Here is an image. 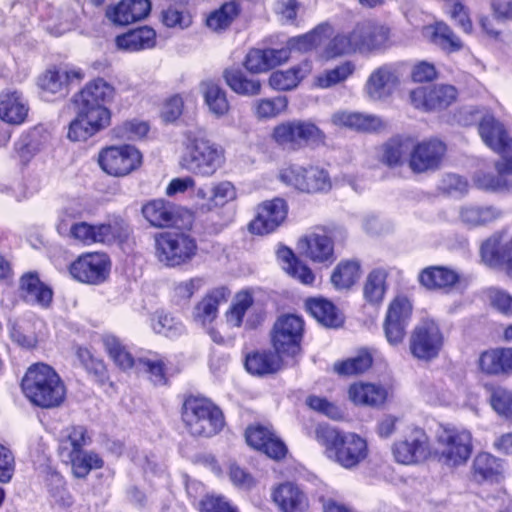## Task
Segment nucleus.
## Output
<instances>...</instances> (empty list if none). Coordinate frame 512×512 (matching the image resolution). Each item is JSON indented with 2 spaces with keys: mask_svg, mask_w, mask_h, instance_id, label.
<instances>
[{
  "mask_svg": "<svg viewBox=\"0 0 512 512\" xmlns=\"http://www.w3.org/2000/svg\"><path fill=\"white\" fill-rule=\"evenodd\" d=\"M478 371L485 376L512 375V347H496L482 351L477 359Z\"/></svg>",
  "mask_w": 512,
  "mask_h": 512,
  "instance_id": "obj_20",
  "label": "nucleus"
},
{
  "mask_svg": "<svg viewBox=\"0 0 512 512\" xmlns=\"http://www.w3.org/2000/svg\"><path fill=\"white\" fill-rule=\"evenodd\" d=\"M288 99L286 96L257 99L252 104V113L260 121L278 117L287 110Z\"/></svg>",
  "mask_w": 512,
  "mask_h": 512,
  "instance_id": "obj_49",
  "label": "nucleus"
},
{
  "mask_svg": "<svg viewBox=\"0 0 512 512\" xmlns=\"http://www.w3.org/2000/svg\"><path fill=\"white\" fill-rule=\"evenodd\" d=\"M246 441L249 446L264 452L272 459L279 460L287 453L285 444L264 426L249 427L246 430Z\"/></svg>",
  "mask_w": 512,
  "mask_h": 512,
  "instance_id": "obj_23",
  "label": "nucleus"
},
{
  "mask_svg": "<svg viewBox=\"0 0 512 512\" xmlns=\"http://www.w3.org/2000/svg\"><path fill=\"white\" fill-rule=\"evenodd\" d=\"M129 228L123 220L92 225L87 222H77L70 227L69 236L85 245L95 243L112 244L128 237Z\"/></svg>",
  "mask_w": 512,
  "mask_h": 512,
  "instance_id": "obj_9",
  "label": "nucleus"
},
{
  "mask_svg": "<svg viewBox=\"0 0 512 512\" xmlns=\"http://www.w3.org/2000/svg\"><path fill=\"white\" fill-rule=\"evenodd\" d=\"M387 276L388 273L383 268H376L368 274L363 286V295L368 303L378 305L383 301L387 290Z\"/></svg>",
  "mask_w": 512,
  "mask_h": 512,
  "instance_id": "obj_46",
  "label": "nucleus"
},
{
  "mask_svg": "<svg viewBox=\"0 0 512 512\" xmlns=\"http://www.w3.org/2000/svg\"><path fill=\"white\" fill-rule=\"evenodd\" d=\"M38 86L44 95H65L67 89L62 76V69H47L38 79Z\"/></svg>",
  "mask_w": 512,
  "mask_h": 512,
  "instance_id": "obj_56",
  "label": "nucleus"
},
{
  "mask_svg": "<svg viewBox=\"0 0 512 512\" xmlns=\"http://www.w3.org/2000/svg\"><path fill=\"white\" fill-rule=\"evenodd\" d=\"M20 289L26 301L48 306L52 301V291L45 286L33 272L24 274L20 279Z\"/></svg>",
  "mask_w": 512,
  "mask_h": 512,
  "instance_id": "obj_37",
  "label": "nucleus"
},
{
  "mask_svg": "<svg viewBox=\"0 0 512 512\" xmlns=\"http://www.w3.org/2000/svg\"><path fill=\"white\" fill-rule=\"evenodd\" d=\"M315 437L325 446L328 457L344 468L357 466L368 455L366 440L355 433H343L328 425H319Z\"/></svg>",
  "mask_w": 512,
  "mask_h": 512,
  "instance_id": "obj_2",
  "label": "nucleus"
},
{
  "mask_svg": "<svg viewBox=\"0 0 512 512\" xmlns=\"http://www.w3.org/2000/svg\"><path fill=\"white\" fill-rule=\"evenodd\" d=\"M311 72L312 62L306 59L287 70L273 72L269 77V85L279 91L292 90Z\"/></svg>",
  "mask_w": 512,
  "mask_h": 512,
  "instance_id": "obj_33",
  "label": "nucleus"
},
{
  "mask_svg": "<svg viewBox=\"0 0 512 512\" xmlns=\"http://www.w3.org/2000/svg\"><path fill=\"white\" fill-rule=\"evenodd\" d=\"M457 94L456 88L452 85L418 87L410 92V101L418 109L440 110L455 102Z\"/></svg>",
  "mask_w": 512,
  "mask_h": 512,
  "instance_id": "obj_17",
  "label": "nucleus"
},
{
  "mask_svg": "<svg viewBox=\"0 0 512 512\" xmlns=\"http://www.w3.org/2000/svg\"><path fill=\"white\" fill-rule=\"evenodd\" d=\"M437 441L440 458L447 466L465 464L472 453V435L468 430L445 427L439 432Z\"/></svg>",
  "mask_w": 512,
  "mask_h": 512,
  "instance_id": "obj_10",
  "label": "nucleus"
},
{
  "mask_svg": "<svg viewBox=\"0 0 512 512\" xmlns=\"http://www.w3.org/2000/svg\"><path fill=\"white\" fill-rule=\"evenodd\" d=\"M230 290L225 286L210 290L194 307L193 319L196 323L207 326L218 315V307L226 303L230 297Z\"/></svg>",
  "mask_w": 512,
  "mask_h": 512,
  "instance_id": "obj_26",
  "label": "nucleus"
},
{
  "mask_svg": "<svg viewBox=\"0 0 512 512\" xmlns=\"http://www.w3.org/2000/svg\"><path fill=\"white\" fill-rule=\"evenodd\" d=\"M271 138L284 149L296 151L306 145L323 142L325 135L312 122L291 120L276 125L272 130Z\"/></svg>",
  "mask_w": 512,
  "mask_h": 512,
  "instance_id": "obj_6",
  "label": "nucleus"
},
{
  "mask_svg": "<svg viewBox=\"0 0 512 512\" xmlns=\"http://www.w3.org/2000/svg\"><path fill=\"white\" fill-rule=\"evenodd\" d=\"M224 162L225 152L221 146L198 133L188 131L185 134L184 151L180 160L183 169L194 175L210 177Z\"/></svg>",
  "mask_w": 512,
  "mask_h": 512,
  "instance_id": "obj_3",
  "label": "nucleus"
},
{
  "mask_svg": "<svg viewBox=\"0 0 512 512\" xmlns=\"http://www.w3.org/2000/svg\"><path fill=\"white\" fill-rule=\"evenodd\" d=\"M373 356L367 349H361L354 357L334 364L337 374L343 376H355L362 374L371 368Z\"/></svg>",
  "mask_w": 512,
  "mask_h": 512,
  "instance_id": "obj_50",
  "label": "nucleus"
},
{
  "mask_svg": "<svg viewBox=\"0 0 512 512\" xmlns=\"http://www.w3.org/2000/svg\"><path fill=\"white\" fill-rule=\"evenodd\" d=\"M357 51L368 52L382 48L389 39V29L383 25L366 21L358 24L354 30Z\"/></svg>",
  "mask_w": 512,
  "mask_h": 512,
  "instance_id": "obj_25",
  "label": "nucleus"
},
{
  "mask_svg": "<svg viewBox=\"0 0 512 512\" xmlns=\"http://www.w3.org/2000/svg\"><path fill=\"white\" fill-rule=\"evenodd\" d=\"M98 163L106 174L125 177L141 167L143 156L133 145H113L99 152Z\"/></svg>",
  "mask_w": 512,
  "mask_h": 512,
  "instance_id": "obj_8",
  "label": "nucleus"
},
{
  "mask_svg": "<svg viewBox=\"0 0 512 512\" xmlns=\"http://www.w3.org/2000/svg\"><path fill=\"white\" fill-rule=\"evenodd\" d=\"M331 34V26L323 23L305 34L289 38L286 45L290 56L293 53L305 54L317 49L330 38Z\"/></svg>",
  "mask_w": 512,
  "mask_h": 512,
  "instance_id": "obj_32",
  "label": "nucleus"
},
{
  "mask_svg": "<svg viewBox=\"0 0 512 512\" xmlns=\"http://www.w3.org/2000/svg\"><path fill=\"white\" fill-rule=\"evenodd\" d=\"M76 108L77 116L69 126V139L85 141L110 125L111 112L106 106Z\"/></svg>",
  "mask_w": 512,
  "mask_h": 512,
  "instance_id": "obj_11",
  "label": "nucleus"
},
{
  "mask_svg": "<svg viewBox=\"0 0 512 512\" xmlns=\"http://www.w3.org/2000/svg\"><path fill=\"white\" fill-rule=\"evenodd\" d=\"M503 215L502 211L493 206L468 205L460 209L459 217L462 223L475 227L491 223Z\"/></svg>",
  "mask_w": 512,
  "mask_h": 512,
  "instance_id": "obj_43",
  "label": "nucleus"
},
{
  "mask_svg": "<svg viewBox=\"0 0 512 512\" xmlns=\"http://www.w3.org/2000/svg\"><path fill=\"white\" fill-rule=\"evenodd\" d=\"M446 153V146L438 140L416 142L408 159V166L414 173H424L437 169Z\"/></svg>",
  "mask_w": 512,
  "mask_h": 512,
  "instance_id": "obj_18",
  "label": "nucleus"
},
{
  "mask_svg": "<svg viewBox=\"0 0 512 512\" xmlns=\"http://www.w3.org/2000/svg\"><path fill=\"white\" fill-rule=\"evenodd\" d=\"M28 112V101L21 92L6 90L0 93V120L10 125H20L26 120Z\"/></svg>",
  "mask_w": 512,
  "mask_h": 512,
  "instance_id": "obj_27",
  "label": "nucleus"
},
{
  "mask_svg": "<svg viewBox=\"0 0 512 512\" xmlns=\"http://www.w3.org/2000/svg\"><path fill=\"white\" fill-rule=\"evenodd\" d=\"M23 392L36 406L54 408L66 397V387L55 370L46 364L31 366L22 381Z\"/></svg>",
  "mask_w": 512,
  "mask_h": 512,
  "instance_id": "obj_1",
  "label": "nucleus"
},
{
  "mask_svg": "<svg viewBox=\"0 0 512 512\" xmlns=\"http://www.w3.org/2000/svg\"><path fill=\"white\" fill-rule=\"evenodd\" d=\"M479 133L484 143L491 149L492 145L489 141L498 142L499 144H502V142H512L503 125L491 115L483 117L479 124Z\"/></svg>",
  "mask_w": 512,
  "mask_h": 512,
  "instance_id": "obj_53",
  "label": "nucleus"
},
{
  "mask_svg": "<svg viewBox=\"0 0 512 512\" xmlns=\"http://www.w3.org/2000/svg\"><path fill=\"white\" fill-rule=\"evenodd\" d=\"M90 442L86 429L82 426L72 427L68 430L66 439L60 444V453L67 457L68 452L83 451V447Z\"/></svg>",
  "mask_w": 512,
  "mask_h": 512,
  "instance_id": "obj_60",
  "label": "nucleus"
},
{
  "mask_svg": "<svg viewBox=\"0 0 512 512\" xmlns=\"http://www.w3.org/2000/svg\"><path fill=\"white\" fill-rule=\"evenodd\" d=\"M392 452L395 460L401 464L423 462L431 452L429 438L424 430L414 428L403 439L394 443Z\"/></svg>",
  "mask_w": 512,
  "mask_h": 512,
  "instance_id": "obj_15",
  "label": "nucleus"
},
{
  "mask_svg": "<svg viewBox=\"0 0 512 512\" xmlns=\"http://www.w3.org/2000/svg\"><path fill=\"white\" fill-rule=\"evenodd\" d=\"M111 262L105 253H87L70 265V273L76 280L87 284L104 282L110 273Z\"/></svg>",
  "mask_w": 512,
  "mask_h": 512,
  "instance_id": "obj_14",
  "label": "nucleus"
},
{
  "mask_svg": "<svg viewBox=\"0 0 512 512\" xmlns=\"http://www.w3.org/2000/svg\"><path fill=\"white\" fill-rule=\"evenodd\" d=\"M247 371L253 375L272 374L283 367L282 355L273 352H255L247 355L245 360Z\"/></svg>",
  "mask_w": 512,
  "mask_h": 512,
  "instance_id": "obj_40",
  "label": "nucleus"
},
{
  "mask_svg": "<svg viewBox=\"0 0 512 512\" xmlns=\"http://www.w3.org/2000/svg\"><path fill=\"white\" fill-rule=\"evenodd\" d=\"M272 499L281 512H305L308 506L304 492L291 482L275 487L272 491Z\"/></svg>",
  "mask_w": 512,
  "mask_h": 512,
  "instance_id": "obj_30",
  "label": "nucleus"
},
{
  "mask_svg": "<svg viewBox=\"0 0 512 512\" xmlns=\"http://www.w3.org/2000/svg\"><path fill=\"white\" fill-rule=\"evenodd\" d=\"M307 258L315 263L331 264L335 260L332 236L326 230L314 231L300 240Z\"/></svg>",
  "mask_w": 512,
  "mask_h": 512,
  "instance_id": "obj_22",
  "label": "nucleus"
},
{
  "mask_svg": "<svg viewBox=\"0 0 512 512\" xmlns=\"http://www.w3.org/2000/svg\"><path fill=\"white\" fill-rule=\"evenodd\" d=\"M387 397V389L377 383L359 381L348 388V399L357 406L380 407Z\"/></svg>",
  "mask_w": 512,
  "mask_h": 512,
  "instance_id": "obj_29",
  "label": "nucleus"
},
{
  "mask_svg": "<svg viewBox=\"0 0 512 512\" xmlns=\"http://www.w3.org/2000/svg\"><path fill=\"white\" fill-rule=\"evenodd\" d=\"M412 147V137H393L382 146L381 162L390 168L402 166L408 163Z\"/></svg>",
  "mask_w": 512,
  "mask_h": 512,
  "instance_id": "obj_35",
  "label": "nucleus"
},
{
  "mask_svg": "<svg viewBox=\"0 0 512 512\" xmlns=\"http://www.w3.org/2000/svg\"><path fill=\"white\" fill-rule=\"evenodd\" d=\"M443 334L433 320L419 323L410 337V351L421 360H431L438 356L443 346Z\"/></svg>",
  "mask_w": 512,
  "mask_h": 512,
  "instance_id": "obj_13",
  "label": "nucleus"
},
{
  "mask_svg": "<svg viewBox=\"0 0 512 512\" xmlns=\"http://www.w3.org/2000/svg\"><path fill=\"white\" fill-rule=\"evenodd\" d=\"M506 176V174L498 172L497 175L485 172H478L474 177V182L478 188L486 191H510L512 190V184L508 181Z\"/></svg>",
  "mask_w": 512,
  "mask_h": 512,
  "instance_id": "obj_58",
  "label": "nucleus"
},
{
  "mask_svg": "<svg viewBox=\"0 0 512 512\" xmlns=\"http://www.w3.org/2000/svg\"><path fill=\"white\" fill-rule=\"evenodd\" d=\"M212 200L208 205L204 206L206 209H216L224 207L227 203L234 201L237 197L235 186L229 181H221L213 185Z\"/></svg>",
  "mask_w": 512,
  "mask_h": 512,
  "instance_id": "obj_61",
  "label": "nucleus"
},
{
  "mask_svg": "<svg viewBox=\"0 0 512 512\" xmlns=\"http://www.w3.org/2000/svg\"><path fill=\"white\" fill-rule=\"evenodd\" d=\"M279 180L302 193H318L331 188L328 172L314 165L291 164L279 171Z\"/></svg>",
  "mask_w": 512,
  "mask_h": 512,
  "instance_id": "obj_7",
  "label": "nucleus"
},
{
  "mask_svg": "<svg viewBox=\"0 0 512 512\" xmlns=\"http://www.w3.org/2000/svg\"><path fill=\"white\" fill-rule=\"evenodd\" d=\"M419 281L429 290H447L459 281V275L444 266H431L421 271Z\"/></svg>",
  "mask_w": 512,
  "mask_h": 512,
  "instance_id": "obj_36",
  "label": "nucleus"
},
{
  "mask_svg": "<svg viewBox=\"0 0 512 512\" xmlns=\"http://www.w3.org/2000/svg\"><path fill=\"white\" fill-rule=\"evenodd\" d=\"M151 10L149 0H121L107 6L106 18L117 26H126L146 18Z\"/></svg>",
  "mask_w": 512,
  "mask_h": 512,
  "instance_id": "obj_21",
  "label": "nucleus"
},
{
  "mask_svg": "<svg viewBox=\"0 0 512 512\" xmlns=\"http://www.w3.org/2000/svg\"><path fill=\"white\" fill-rule=\"evenodd\" d=\"M204 102L208 110L217 118L226 116L230 111V103L226 91L217 83L204 81L200 85Z\"/></svg>",
  "mask_w": 512,
  "mask_h": 512,
  "instance_id": "obj_39",
  "label": "nucleus"
},
{
  "mask_svg": "<svg viewBox=\"0 0 512 512\" xmlns=\"http://www.w3.org/2000/svg\"><path fill=\"white\" fill-rule=\"evenodd\" d=\"M102 342L105 350L117 366L123 370L134 366L133 357L116 336L110 334L104 335Z\"/></svg>",
  "mask_w": 512,
  "mask_h": 512,
  "instance_id": "obj_54",
  "label": "nucleus"
},
{
  "mask_svg": "<svg viewBox=\"0 0 512 512\" xmlns=\"http://www.w3.org/2000/svg\"><path fill=\"white\" fill-rule=\"evenodd\" d=\"M489 305L502 315L512 317V295L507 291L491 287L486 290Z\"/></svg>",
  "mask_w": 512,
  "mask_h": 512,
  "instance_id": "obj_62",
  "label": "nucleus"
},
{
  "mask_svg": "<svg viewBox=\"0 0 512 512\" xmlns=\"http://www.w3.org/2000/svg\"><path fill=\"white\" fill-rule=\"evenodd\" d=\"M288 206L284 199L274 198L258 205L256 216L249 223V231L255 235L274 232L287 218Z\"/></svg>",
  "mask_w": 512,
  "mask_h": 512,
  "instance_id": "obj_16",
  "label": "nucleus"
},
{
  "mask_svg": "<svg viewBox=\"0 0 512 512\" xmlns=\"http://www.w3.org/2000/svg\"><path fill=\"white\" fill-rule=\"evenodd\" d=\"M304 330L303 320L296 315H283L277 319L272 330V344L281 355L295 356L300 351Z\"/></svg>",
  "mask_w": 512,
  "mask_h": 512,
  "instance_id": "obj_12",
  "label": "nucleus"
},
{
  "mask_svg": "<svg viewBox=\"0 0 512 512\" xmlns=\"http://www.w3.org/2000/svg\"><path fill=\"white\" fill-rule=\"evenodd\" d=\"M161 21L168 28L184 30L192 25L191 14L176 7H169L162 11Z\"/></svg>",
  "mask_w": 512,
  "mask_h": 512,
  "instance_id": "obj_63",
  "label": "nucleus"
},
{
  "mask_svg": "<svg viewBox=\"0 0 512 512\" xmlns=\"http://www.w3.org/2000/svg\"><path fill=\"white\" fill-rule=\"evenodd\" d=\"M489 401L495 412L505 417H512V391L503 386L487 385Z\"/></svg>",
  "mask_w": 512,
  "mask_h": 512,
  "instance_id": "obj_57",
  "label": "nucleus"
},
{
  "mask_svg": "<svg viewBox=\"0 0 512 512\" xmlns=\"http://www.w3.org/2000/svg\"><path fill=\"white\" fill-rule=\"evenodd\" d=\"M305 306L309 313L325 327L337 328L343 323V318L333 303L324 298L308 299Z\"/></svg>",
  "mask_w": 512,
  "mask_h": 512,
  "instance_id": "obj_38",
  "label": "nucleus"
},
{
  "mask_svg": "<svg viewBox=\"0 0 512 512\" xmlns=\"http://www.w3.org/2000/svg\"><path fill=\"white\" fill-rule=\"evenodd\" d=\"M255 309L254 299L250 292H238L229 309L225 313L226 322L231 327H241L245 316H249Z\"/></svg>",
  "mask_w": 512,
  "mask_h": 512,
  "instance_id": "obj_42",
  "label": "nucleus"
},
{
  "mask_svg": "<svg viewBox=\"0 0 512 512\" xmlns=\"http://www.w3.org/2000/svg\"><path fill=\"white\" fill-rule=\"evenodd\" d=\"M155 257L168 268L188 265L197 255L198 245L190 234L167 231L155 235Z\"/></svg>",
  "mask_w": 512,
  "mask_h": 512,
  "instance_id": "obj_4",
  "label": "nucleus"
},
{
  "mask_svg": "<svg viewBox=\"0 0 512 512\" xmlns=\"http://www.w3.org/2000/svg\"><path fill=\"white\" fill-rule=\"evenodd\" d=\"M279 257L283 260V269L292 277L299 280L302 284L312 285L315 281L313 271L304 263L295 258L289 249L279 252Z\"/></svg>",
  "mask_w": 512,
  "mask_h": 512,
  "instance_id": "obj_52",
  "label": "nucleus"
},
{
  "mask_svg": "<svg viewBox=\"0 0 512 512\" xmlns=\"http://www.w3.org/2000/svg\"><path fill=\"white\" fill-rule=\"evenodd\" d=\"M182 418L193 436L211 437L224 426L221 410L205 398H187L183 404Z\"/></svg>",
  "mask_w": 512,
  "mask_h": 512,
  "instance_id": "obj_5",
  "label": "nucleus"
},
{
  "mask_svg": "<svg viewBox=\"0 0 512 512\" xmlns=\"http://www.w3.org/2000/svg\"><path fill=\"white\" fill-rule=\"evenodd\" d=\"M430 32L431 41L447 52H457L463 48V42L454 31L444 22H437L426 28Z\"/></svg>",
  "mask_w": 512,
  "mask_h": 512,
  "instance_id": "obj_47",
  "label": "nucleus"
},
{
  "mask_svg": "<svg viewBox=\"0 0 512 512\" xmlns=\"http://www.w3.org/2000/svg\"><path fill=\"white\" fill-rule=\"evenodd\" d=\"M353 31L349 35H337L327 45L322 53L326 59L335 58L344 54L356 52Z\"/></svg>",
  "mask_w": 512,
  "mask_h": 512,
  "instance_id": "obj_59",
  "label": "nucleus"
},
{
  "mask_svg": "<svg viewBox=\"0 0 512 512\" xmlns=\"http://www.w3.org/2000/svg\"><path fill=\"white\" fill-rule=\"evenodd\" d=\"M114 87L103 78H96L88 82L75 96L76 107L106 106L113 100Z\"/></svg>",
  "mask_w": 512,
  "mask_h": 512,
  "instance_id": "obj_24",
  "label": "nucleus"
},
{
  "mask_svg": "<svg viewBox=\"0 0 512 512\" xmlns=\"http://www.w3.org/2000/svg\"><path fill=\"white\" fill-rule=\"evenodd\" d=\"M115 44L119 50L125 52L151 49L156 45V32L148 26L140 27L117 36Z\"/></svg>",
  "mask_w": 512,
  "mask_h": 512,
  "instance_id": "obj_34",
  "label": "nucleus"
},
{
  "mask_svg": "<svg viewBox=\"0 0 512 512\" xmlns=\"http://www.w3.org/2000/svg\"><path fill=\"white\" fill-rule=\"evenodd\" d=\"M497 459L488 453H479L473 461V479L481 483L493 479L499 473Z\"/></svg>",
  "mask_w": 512,
  "mask_h": 512,
  "instance_id": "obj_55",
  "label": "nucleus"
},
{
  "mask_svg": "<svg viewBox=\"0 0 512 512\" xmlns=\"http://www.w3.org/2000/svg\"><path fill=\"white\" fill-rule=\"evenodd\" d=\"M227 85L237 94L254 96L260 93L261 83L258 79L248 77L238 69H230L224 72Z\"/></svg>",
  "mask_w": 512,
  "mask_h": 512,
  "instance_id": "obj_48",
  "label": "nucleus"
},
{
  "mask_svg": "<svg viewBox=\"0 0 512 512\" xmlns=\"http://www.w3.org/2000/svg\"><path fill=\"white\" fill-rule=\"evenodd\" d=\"M482 261L489 267L495 268L503 263L504 255L500 252V237L492 236L481 245Z\"/></svg>",
  "mask_w": 512,
  "mask_h": 512,
  "instance_id": "obj_64",
  "label": "nucleus"
},
{
  "mask_svg": "<svg viewBox=\"0 0 512 512\" xmlns=\"http://www.w3.org/2000/svg\"><path fill=\"white\" fill-rule=\"evenodd\" d=\"M355 72V64L344 61L339 65L322 71L313 79V86L320 89H328L345 82Z\"/></svg>",
  "mask_w": 512,
  "mask_h": 512,
  "instance_id": "obj_44",
  "label": "nucleus"
},
{
  "mask_svg": "<svg viewBox=\"0 0 512 512\" xmlns=\"http://www.w3.org/2000/svg\"><path fill=\"white\" fill-rule=\"evenodd\" d=\"M66 458L71 464L73 475L77 478H85L91 470L100 469L104 465L101 456L94 451L68 452Z\"/></svg>",
  "mask_w": 512,
  "mask_h": 512,
  "instance_id": "obj_45",
  "label": "nucleus"
},
{
  "mask_svg": "<svg viewBox=\"0 0 512 512\" xmlns=\"http://www.w3.org/2000/svg\"><path fill=\"white\" fill-rule=\"evenodd\" d=\"M331 121L335 126L358 132H375L385 127L380 117L353 111L336 112L332 115Z\"/></svg>",
  "mask_w": 512,
  "mask_h": 512,
  "instance_id": "obj_28",
  "label": "nucleus"
},
{
  "mask_svg": "<svg viewBox=\"0 0 512 512\" xmlns=\"http://www.w3.org/2000/svg\"><path fill=\"white\" fill-rule=\"evenodd\" d=\"M142 215L155 228H168L179 220L178 208L163 199H155L142 206Z\"/></svg>",
  "mask_w": 512,
  "mask_h": 512,
  "instance_id": "obj_31",
  "label": "nucleus"
},
{
  "mask_svg": "<svg viewBox=\"0 0 512 512\" xmlns=\"http://www.w3.org/2000/svg\"><path fill=\"white\" fill-rule=\"evenodd\" d=\"M361 274L360 264L354 260L341 261L333 270L331 282L337 289L353 286Z\"/></svg>",
  "mask_w": 512,
  "mask_h": 512,
  "instance_id": "obj_51",
  "label": "nucleus"
},
{
  "mask_svg": "<svg viewBox=\"0 0 512 512\" xmlns=\"http://www.w3.org/2000/svg\"><path fill=\"white\" fill-rule=\"evenodd\" d=\"M241 12V4L237 0L223 3L218 9L206 17V26L213 32H222L230 27Z\"/></svg>",
  "mask_w": 512,
  "mask_h": 512,
  "instance_id": "obj_41",
  "label": "nucleus"
},
{
  "mask_svg": "<svg viewBox=\"0 0 512 512\" xmlns=\"http://www.w3.org/2000/svg\"><path fill=\"white\" fill-rule=\"evenodd\" d=\"M400 84L397 70L390 65L378 67L365 83V93L371 100H383L392 95Z\"/></svg>",
  "mask_w": 512,
  "mask_h": 512,
  "instance_id": "obj_19",
  "label": "nucleus"
}]
</instances>
